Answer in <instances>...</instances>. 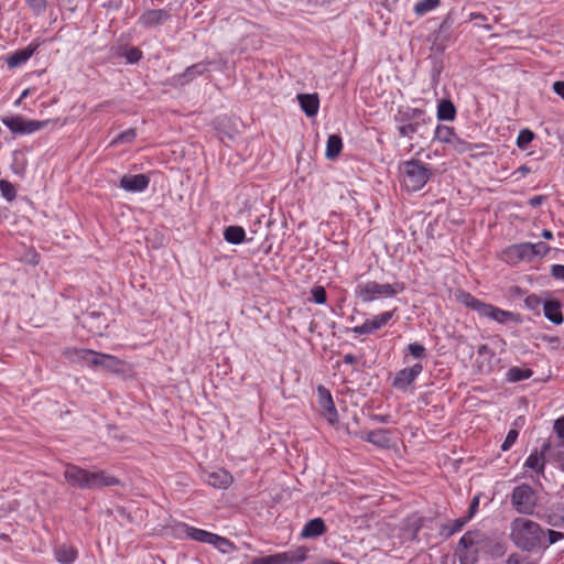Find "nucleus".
I'll use <instances>...</instances> for the list:
<instances>
[{
	"label": "nucleus",
	"mask_w": 564,
	"mask_h": 564,
	"mask_svg": "<svg viewBox=\"0 0 564 564\" xmlns=\"http://www.w3.org/2000/svg\"><path fill=\"white\" fill-rule=\"evenodd\" d=\"M543 311L545 317L554 323V324H562L563 323V315L561 312V304L557 301H546L543 304Z\"/></svg>",
	"instance_id": "nucleus-23"
},
{
	"label": "nucleus",
	"mask_w": 564,
	"mask_h": 564,
	"mask_svg": "<svg viewBox=\"0 0 564 564\" xmlns=\"http://www.w3.org/2000/svg\"><path fill=\"white\" fill-rule=\"evenodd\" d=\"M149 183L150 178L144 174H128L121 177L120 187L130 193H142Z\"/></svg>",
	"instance_id": "nucleus-14"
},
{
	"label": "nucleus",
	"mask_w": 564,
	"mask_h": 564,
	"mask_svg": "<svg viewBox=\"0 0 564 564\" xmlns=\"http://www.w3.org/2000/svg\"><path fill=\"white\" fill-rule=\"evenodd\" d=\"M301 109L307 117H314L318 112L319 99L316 94H300L297 95Z\"/></svg>",
	"instance_id": "nucleus-20"
},
{
	"label": "nucleus",
	"mask_w": 564,
	"mask_h": 564,
	"mask_svg": "<svg viewBox=\"0 0 564 564\" xmlns=\"http://www.w3.org/2000/svg\"><path fill=\"white\" fill-rule=\"evenodd\" d=\"M487 544L486 536L479 531H468L459 540L458 553L463 564H474L477 554Z\"/></svg>",
	"instance_id": "nucleus-5"
},
{
	"label": "nucleus",
	"mask_w": 564,
	"mask_h": 564,
	"mask_svg": "<svg viewBox=\"0 0 564 564\" xmlns=\"http://www.w3.org/2000/svg\"><path fill=\"white\" fill-rule=\"evenodd\" d=\"M29 94H30V89L29 88L24 89L21 93L20 98L15 101V104L19 105L22 99H24V98H26L29 96Z\"/></svg>",
	"instance_id": "nucleus-59"
},
{
	"label": "nucleus",
	"mask_w": 564,
	"mask_h": 564,
	"mask_svg": "<svg viewBox=\"0 0 564 564\" xmlns=\"http://www.w3.org/2000/svg\"><path fill=\"white\" fill-rule=\"evenodd\" d=\"M441 3V0H420L414 7L413 11L416 15H424L433 10H435Z\"/></svg>",
	"instance_id": "nucleus-35"
},
{
	"label": "nucleus",
	"mask_w": 564,
	"mask_h": 564,
	"mask_svg": "<svg viewBox=\"0 0 564 564\" xmlns=\"http://www.w3.org/2000/svg\"><path fill=\"white\" fill-rule=\"evenodd\" d=\"M78 357L85 361L90 362L93 366L104 367L117 373H123L131 370V366L128 362L111 355L83 349L78 350Z\"/></svg>",
	"instance_id": "nucleus-6"
},
{
	"label": "nucleus",
	"mask_w": 564,
	"mask_h": 564,
	"mask_svg": "<svg viewBox=\"0 0 564 564\" xmlns=\"http://www.w3.org/2000/svg\"><path fill=\"white\" fill-rule=\"evenodd\" d=\"M343 149L341 138L337 134H332L327 139L325 156L328 160L336 159Z\"/></svg>",
	"instance_id": "nucleus-26"
},
{
	"label": "nucleus",
	"mask_w": 564,
	"mask_h": 564,
	"mask_svg": "<svg viewBox=\"0 0 564 564\" xmlns=\"http://www.w3.org/2000/svg\"><path fill=\"white\" fill-rule=\"evenodd\" d=\"M482 308L484 310H482L480 316L491 318L500 324L520 321V318L517 314L509 312V311H503V310L496 307L488 303H486L485 307H482Z\"/></svg>",
	"instance_id": "nucleus-15"
},
{
	"label": "nucleus",
	"mask_w": 564,
	"mask_h": 564,
	"mask_svg": "<svg viewBox=\"0 0 564 564\" xmlns=\"http://www.w3.org/2000/svg\"><path fill=\"white\" fill-rule=\"evenodd\" d=\"M545 199V196L539 195L529 199V205L532 207L540 206Z\"/></svg>",
	"instance_id": "nucleus-56"
},
{
	"label": "nucleus",
	"mask_w": 564,
	"mask_h": 564,
	"mask_svg": "<svg viewBox=\"0 0 564 564\" xmlns=\"http://www.w3.org/2000/svg\"><path fill=\"white\" fill-rule=\"evenodd\" d=\"M457 300L463 303L465 306L470 307L471 310L476 311L479 315L482 312V307H485L486 303L477 300L471 294L466 292H459L457 294Z\"/></svg>",
	"instance_id": "nucleus-28"
},
{
	"label": "nucleus",
	"mask_w": 564,
	"mask_h": 564,
	"mask_svg": "<svg viewBox=\"0 0 564 564\" xmlns=\"http://www.w3.org/2000/svg\"><path fill=\"white\" fill-rule=\"evenodd\" d=\"M455 134L456 133L453 128L438 124L434 131V140L444 144H449Z\"/></svg>",
	"instance_id": "nucleus-32"
},
{
	"label": "nucleus",
	"mask_w": 564,
	"mask_h": 564,
	"mask_svg": "<svg viewBox=\"0 0 564 564\" xmlns=\"http://www.w3.org/2000/svg\"><path fill=\"white\" fill-rule=\"evenodd\" d=\"M478 354L479 355H485V354L492 355V351H491V349L487 345H481L478 348Z\"/></svg>",
	"instance_id": "nucleus-58"
},
{
	"label": "nucleus",
	"mask_w": 564,
	"mask_h": 564,
	"mask_svg": "<svg viewBox=\"0 0 564 564\" xmlns=\"http://www.w3.org/2000/svg\"><path fill=\"white\" fill-rule=\"evenodd\" d=\"M317 392L322 415L327 420L329 424H336L338 421V414L333 402L330 392L322 386L317 388Z\"/></svg>",
	"instance_id": "nucleus-11"
},
{
	"label": "nucleus",
	"mask_w": 564,
	"mask_h": 564,
	"mask_svg": "<svg viewBox=\"0 0 564 564\" xmlns=\"http://www.w3.org/2000/svg\"><path fill=\"white\" fill-rule=\"evenodd\" d=\"M210 62H199L187 67L182 74L175 75L173 82L176 85H186L193 82L198 76L204 75L209 70Z\"/></svg>",
	"instance_id": "nucleus-13"
},
{
	"label": "nucleus",
	"mask_w": 564,
	"mask_h": 564,
	"mask_svg": "<svg viewBox=\"0 0 564 564\" xmlns=\"http://www.w3.org/2000/svg\"><path fill=\"white\" fill-rule=\"evenodd\" d=\"M344 360L345 362L351 364L355 360V358L351 355H346Z\"/></svg>",
	"instance_id": "nucleus-61"
},
{
	"label": "nucleus",
	"mask_w": 564,
	"mask_h": 564,
	"mask_svg": "<svg viewBox=\"0 0 564 564\" xmlns=\"http://www.w3.org/2000/svg\"><path fill=\"white\" fill-rule=\"evenodd\" d=\"M501 258L508 263L516 264L527 258V252L524 249H505Z\"/></svg>",
	"instance_id": "nucleus-36"
},
{
	"label": "nucleus",
	"mask_w": 564,
	"mask_h": 564,
	"mask_svg": "<svg viewBox=\"0 0 564 564\" xmlns=\"http://www.w3.org/2000/svg\"><path fill=\"white\" fill-rule=\"evenodd\" d=\"M207 481L210 486L218 489H227L234 482L232 475L225 468H218L208 474Z\"/></svg>",
	"instance_id": "nucleus-19"
},
{
	"label": "nucleus",
	"mask_w": 564,
	"mask_h": 564,
	"mask_svg": "<svg viewBox=\"0 0 564 564\" xmlns=\"http://www.w3.org/2000/svg\"><path fill=\"white\" fill-rule=\"evenodd\" d=\"M39 41H32L26 47L22 50L14 51L10 55L6 57V63L10 68L19 67L23 64H25L32 55L36 52V50L40 47Z\"/></svg>",
	"instance_id": "nucleus-12"
},
{
	"label": "nucleus",
	"mask_w": 564,
	"mask_h": 564,
	"mask_svg": "<svg viewBox=\"0 0 564 564\" xmlns=\"http://www.w3.org/2000/svg\"><path fill=\"white\" fill-rule=\"evenodd\" d=\"M478 505H479V497H474V499L470 503V507H469V514L467 516V517H469V519L476 512Z\"/></svg>",
	"instance_id": "nucleus-57"
},
{
	"label": "nucleus",
	"mask_w": 564,
	"mask_h": 564,
	"mask_svg": "<svg viewBox=\"0 0 564 564\" xmlns=\"http://www.w3.org/2000/svg\"><path fill=\"white\" fill-rule=\"evenodd\" d=\"M525 305L530 308H535L540 305V299L536 295H530L525 299Z\"/></svg>",
	"instance_id": "nucleus-53"
},
{
	"label": "nucleus",
	"mask_w": 564,
	"mask_h": 564,
	"mask_svg": "<svg viewBox=\"0 0 564 564\" xmlns=\"http://www.w3.org/2000/svg\"><path fill=\"white\" fill-rule=\"evenodd\" d=\"M427 122H402L398 123V131L401 137L411 139L415 133L419 132L422 126Z\"/></svg>",
	"instance_id": "nucleus-34"
},
{
	"label": "nucleus",
	"mask_w": 564,
	"mask_h": 564,
	"mask_svg": "<svg viewBox=\"0 0 564 564\" xmlns=\"http://www.w3.org/2000/svg\"><path fill=\"white\" fill-rule=\"evenodd\" d=\"M554 431L560 438L564 440V416L554 422Z\"/></svg>",
	"instance_id": "nucleus-51"
},
{
	"label": "nucleus",
	"mask_w": 564,
	"mask_h": 564,
	"mask_svg": "<svg viewBox=\"0 0 564 564\" xmlns=\"http://www.w3.org/2000/svg\"><path fill=\"white\" fill-rule=\"evenodd\" d=\"M24 118L21 116H8L1 119L2 123L12 132L23 134Z\"/></svg>",
	"instance_id": "nucleus-30"
},
{
	"label": "nucleus",
	"mask_w": 564,
	"mask_h": 564,
	"mask_svg": "<svg viewBox=\"0 0 564 564\" xmlns=\"http://www.w3.org/2000/svg\"><path fill=\"white\" fill-rule=\"evenodd\" d=\"M511 503L517 512L532 514L536 507V495L529 485L522 484L512 490Z\"/></svg>",
	"instance_id": "nucleus-7"
},
{
	"label": "nucleus",
	"mask_w": 564,
	"mask_h": 564,
	"mask_svg": "<svg viewBox=\"0 0 564 564\" xmlns=\"http://www.w3.org/2000/svg\"><path fill=\"white\" fill-rule=\"evenodd\" d=\"M468 520H469V517H466V518L460 519V520H456V521L454 522V527H453V529L449 531V533H451V534H453L454 532H456V531L460 530V529L465 525V523H466Z\"/></svg>",
	"instance_id": "nucleus-55"
},
{
	"label": "nucleus",
	"mask_w": 564,
	"mask_h": 564,
	"mask_svg": "<svg viewBox=\"0 0 564 564\" xmlns=\"http://www.w3.org/2000/svg\"><path fill=\"white\" fill-rule=\"evenodd\" d=\"M326 525L323 519L315 518L310 520L303 528L301 536L304 539L317 538L324 534Z\"/></svg>",
	"instance_id": "nucleus-21"
},
{
	"label": "nucleus",
	"mask_w": 564,
	"mask_h": 564,
	"mask_svg": "<svg viewBox=\"0 0 564 564\" xmlns=\"http://www.w3.org/2000/svg\"><path fill=\"white\" fill-rule=\"evenodd\" d=\"M405 290L404 283H379L368 281L358 285L356 294L362 302H373L382 299H390Z\"/></svg>",
	"instance_id": "nucleus-4"
},
{
	"label": "nucleus",
	"mask_w": 564,
	"mask_h": 564,
	"mask_svg": "<svg viewBox=\"0 0 564 564\" xmlns=\"http://www.w3.org/2000/svg\"><path fill=\"white\" fill-rule=\"evenodd\" d=\"M137 137L134 129H128L121 133H119L112 141L111 145H116L119 143H131Z\"/></svg>",
	"instance_id": "nucleus-41"
},
{
	"label": "nucleus",
	"mask_w": 564,
	"mask_h": 564,
	"mask_svg": "<svg viewBox=\"0 0 564 564\" xmlns=\"http://www.w3.org/2000/svg\"><path fill=\"white\" fill-rule=\"evenodd\" d=\"M553 91L564 100V82H555L553 84Z\"/></svg>",
	"instance_id": "nucleus-54"
},
{
	"label": "nucleus",
	"mask_w": 564,
	"mask_h": 564,
	"mask_svg": "<svg viewBox=\"0 0 564 564\" xmlns=\"http://www.w3.org/2000/svg\"><path fill=\"white\" fill-rule=\"evenodd\" d=\"M402 186L408 192L422 189L432 176V169L429 164L419 160H408L400 165Z\"/></svg>",
	"instance_id": "nucleus-3"
},
{
	"label": "nucleus",
	"mask_w": 564,
	"mask_h": 564,
	"mask_svg": "<svg viewBox=\"0 0 564 564\" xmlns=\"http://www.w3.org/2000/svg\"><path fill=\"white\" fill-rule=\"evenodd\" d=\"M210 545L224 554L234 552L236 550V545L230 540L218 534H214Z\"/></svg>",
	"instance_id": "nucleus-33"
},
{
	"label": "nucleus",
	"mask_w": 564,
	"mask_h": 564,
	"mask_svg": "<svg viewBox=\"0 0 564 564\" xmlns=\"http://www.w3.org/2000/svg\"><path fill=\"white\" fill-rule=\"evenodd\" d=\"M398 123L402 122H430L431 119L426 116L425 111L419 108L406 107L403 110H399L395 116Z\"/></svg>",
	"instance_id": "nucleus-18"
},
{
	"label": "nucleus",
	"mask_w": 564,
	"mask_h": 564,
	"mask_svg": "<svg viewBox=\"0 0 564 564\" xmlns=\"http://www.w3.org/2000/svg\"><path fill=\"white\" fill-rule=\"evenodd\" d=\"M532 373L533 372L530 369H521L518 367H513L509 369L507 377L509 381L517 382L530 378Z\"/></svg>",
	"instance_id": "nucleus-38"
},
{
	"label": "nucleus",
	"mask_w": 564,
	"mask_h": 564,
	"mask_svg": "<svg viewBox=\"0 0 564 564\" xmlns=\"http://www.w3.org/2000/svg\"><path fill=\"white\" fill-rule=\"evenodd\" d=\"M547 545H552L556 543L557 541L562 540L564 534L562 532L555 531V530H547Z\"/></svg>",
	"instance_id": "nucleus-50"
},
{
	"label": "nucleus",
	"mask_w": 564,
	"mask_h": 564,
	"mask_svg": "<svg viewBox=\"0 0 564 564\" xmlns=\"http://www.w3.org/2000/svg\"><path fill=\"white\" fill-rule=\"evenodd\" d=\"M170 19L167 11L162 9L149 10L139 18V24L145 28H154Z\"/></svg>",
	"instance_id": "nucleus-17"
},
{
	"label": "nucleus",
	"mask_w": 564,
	"mask_h": 564,
	"mask_svg": "<svg viewBox=\"0 0 564 564\" xmlns=\"http://www.w3.org/2000/svg\"><path fill=\"white\" fill-rule=\"evenodd\" d=\"M456 109L451 100L443 99L437 105V119L441 121H452L455 119Z\"/></svg>",
	"instance_id": "nucleus-24"
},
{
	"label": "nucleus",
	"mask_w": 564,
	"mask_h": 564,
	"mask_svg": "<svg viewBox=\"0 0 564 564\" xmlns=\"http://www.w3.org/2000/svg\"><path fill=\"white\" fill-rule=\"evenodd\" d=\"M215 533L193 527H185V535L194 541L210 544Z\"/></svg>",
	"instance_id": "nucleus-25"
},
{
	"label": "nucleus",
	"mask_w": 564,
	"mask_h": 564,
	"mask_svg": "<svg viewBox=\"0 0 564 564\" xmlns=\"http://www.w3.org/2000/svg\"><path fill=\"white\" fill-rule=\"evenodd\" d=\"M0 192L1 195L8 200L11 202L15 198L17 191L12 183L1 180L0 181Z\"/></svg>",
	"instance_id": "nucleus-39"
},
{
	"label": "nucleus",
	"mask_w": 564,
	"mask_h": 564,
	"mask_svg": "<svg viewBox=\"0 0 564 564\" xmlns=\"http://www.w3.org/2000/svg\"><path fill=\"white\" fill-rule=\"evenodd\" d=\"M518 172H519V173H521V174H525V173H528V172H529V167H528V166H525V165L520 166V167L518 169Z\"/></svg>",
	"instance_id": "nucleus-60"
},
{
	"label": "nucleus",
	"mask_w": 564,
	"mask_h": 564,
	"mask_svg": "<svg viewBox=\"0 0 564 564\" xmlns=\"http://www.w3.org/2000/svg\"><path fill=\"white\" fill-rule=\"evenodd\" d=\"M422 370L421 364H414L411 367L399 370L393 378L392 386L398 390L406 391L421 375Z\"/></svg>",
	"instance_id": "nucleus-10"
},
{
	"label": "nucleus",
	"mask_w": 564,
	"mask_h": 564,
	"mask_svg": "<svg viewBox=\"0 0 564 564\" xmlns=\"http://www.w3.org/2000/svg\"><path fill=\"white\" fill-rule=\"evenodd\" d=\"M510 540L523 551H533L543 546L545 531L528 518H516L510 524Z\"/></svg>",
	"instance_id": "nucleus-1"
},
{
	"label": "nucleus",
	"mask_w": 564,
	"mask_h": 564,
	"mask_svg": "<svg viewBox=\"0 0 564 564\" xmlns=\"http://www.w3.org/2000/svg\"><path fill=\"white\" fill-rule=\"evenodd\" d=\"M47 126V121L40 120H24L23 134H30L36 132Z\"/></svg>",
	"instance_id": "nucleus-42"
},
{
	"label": "nucleus",
	"mask_w": 564,
	"mask_h": 564,
	"mask_svg": "<svg viewBox=\"0 0 564 564\" xmlns=\"http://www.w3.org/2000/svg\"><path fill=\"white\" fill-rule=\"evenodd\" d=\"M408 351L413 358L422 359L425 357V348L423 345L413 343L408 346Z\"/></svg>",
	"instance_id": "nucleus-44"
},
{
	"label": "nucleus",
	"mask_w": 564,
	"mask_h": 564,
	"mask_svg": "<svg viewBox=\"0 0 564 564\" xmlns=\"http://www.w3.org/2000/svg\"><path fill=\"white\" fill-rule=\"evenodd\" d=\"M517 438L518 432L516 430H510L501 445V449L503 452L508 451L516 443Z\"/></svg>",
	"instance_id": "nucleus-48"
},
{
	"label": "nucleus",
	"mask_w": 564,
	"mask_h": 564,
	"mask_svg": "<svg viewBox=\"0 0 564 564\" xmlns=\"http://www.w3.org/2000/svg\"><path fill=\"white\" fill-rule=\"evenodd\" d=\"M550 447V443H544L540 452H532L525 459L524 467L535 471L536 474H543L546 463L545 453Z\"/></svg>",
	"instance_id": "nucleus-16"
},
{
	"label": "nucleus",
	"mask_w": 564,
	"mask_h": 564,
	"mask_svg": "<svg viewBox=\"0 0 564 564\" xmlns=\"http://www.w3.org/2000/svg\"><path fill=\"white\" fill-rule=\"evenodd\" d=\"M28 4L36 15L42 14L47 6L46 0H28Z\"/></svg>",
	"instance_id": "nucleus-46"
},
{
	"label": "nucleus",
	"mask_w": 564,
	"mask_h": 564,
	"mask_svg": "<svg viewBox=\"0 0 564 564\" xmlns=\"http://www.w3.org/2000/svg\"><path fill=\"white\" fill-rule=\"evenodd\" d=\"M245 236V229L240 226H229L224 231L226 241L231 245H239L243 242Z\"/></svg>",
	"instance_id": "nucleus-27"
},
{
	"label": "nucleus",
	"mask_w": 564,
	"mask_h": 564,
	"mask_svg": "<svg viewBox=\"0 0 564 564\" xmlns=\"http://www.w3.org/2000/svg\"><path fill=\"white\" fill-rule=\"evenodd\" d=\"M362 438L382 448L389 447L391 443L390 433L383 429L368 432Z\"/></svg>",
	"instance_id": "nucleus-22"
},
{
	"label": "nucleus",
	"mask_w": 564,
	"mask_h": 564,
	"mask_svg": "<svg viewBox=\"0 0 564 564\" xmlns=\"http://www.w3.org/2000/svg\"><path fill=\"white\" fill-rule=\"evenodd\" d=\"M507 564H533L528 557L512 554L508 557Z\"/></svg>",
	"instance_id": "nucleus-49"
},
{
	"label": "nucleus",
	"mask_w": 564,
	"mask_h": 564,
	"mask_svg": "<svg viewBox=\"0 0 564 564\" xmlns=\"http://www.w3.org/2000/svg\"><path fill=\"white\" fill-rule=\"evenodd\" d=\"M552 275L555 279L563 280L564 281V265L561 264H554L552 267Z\"/></svg>",
	"instance_id": "nucleus-52"
},
{
	"label": "nucleus",
	"mask_w": 564,
	"mask_h": 564,
	"mask_svg": "<svg viewBox=\"0 0 564 564\" xmlns=\"http://www.w3.org/2000/svg\"><path fill=\"white\" fill-rule=\"evenodd\" d=\"M304 551L283 552L263 557H257L250 564H299L305 560Z\"/></svg>",
	"instance_id": "nucleus-9"
},
{
	"label": "nucleus",
	"mask_w": 564,
	"mask_h": 564,
	"mask_svg": "<svg viewBox=\"0 0 564 564\" xmlns=\"http://www.w3.org/2000/svg\"><path fill=\"white\" fill-rule=\"evenodd\" d=\"M518 247H530V248H533V247H538V246L535 243L525 242V243L519 245Z\"/></svg>",
	"instance_id": "nucleus-63"
},
{
	"label": "nucleus",
	"mask_w": 564,
	"mask_h": 564,
	"mask_svg": "<svg viewBox=\"0 0 564 564\" xmlns=\"http://www.w3.org/2000/svg\"><path fill=\"white\" fill-rule=\"evenodd\" d=\"M64 477L72 487L79 489H95L119 484L118 478L105 471L91 473L72 464L66 465Z\"/></svg>",
	"instance_id": "nucleus-2"
},
{
	"label": "nucleus",
	"mask_w": 564,
	"mask_h": 564,
	"mask_svg": "<svg viewBox=\"0 0 564 564\" xmlns=\"http://www.w3.org/2000/svg\"><path fill=\"white\" fill-rule=\"evenodd\" d=\"M534 134L529 129H522L517 137V145L524 150L532 142Z\"/></svg>",
	"instance_id": "nucleus-40"
},
{
	"label": "nucleus",
	"mask_w": 564,
	"mask_h": 564,
	"mask_svg": "<svg viewBox=\"0 0 564 564\" xmlns=\"http://www.w3.org/2000/svg\"><path fill=\"white\" fill-rule=\"evenodd\" d=\"M552 232L550 230H543V237L547 238V239H551L552 238Z\"/></svg>",
	"instance_id": "nucleus-62"
},
{
	"label": "nucleus",
	"mask_w": 564,
	"mask_h": 564,
	"mask_svg": "<svg viewBox=\"0 0 564 564\" xmlns=\"http://www.w3.org/2000/svg\"><path fill=\"white\" fill-rule=\"evenodd\" d=\"M395 311L397 308H393L392 311H387L372 316L371 318L367 319L364 324L355 326L352 328V333L358 335H369L381 329L382 327L388 325V323L392 319Z\"/></svg>",
	"instance_id": "nucleus-8"
},
{
	"label": "nucleus",
	"mask_w": 564,
	"mask_h": 564,
	"mask_svg": "<svg viewBox=\"0 0 564 564\" xmlns=\"http://www.w3.org/2000/svg\"><path fill=\"white\" fill-rule=\"evenodd\" d=\"M123 55L127 58L128 63L134 64L141 59L142 52L138 47H129L126 50Z\"/></svg>",
	"instance_id": "nucleus-43"
},
{
	"label": "nucleus",
	"mask_w": 564,
	"mask_h": 564,
	"mask_svg": "<svg viewBox=\"0 0 564 564\" xmlns=\"http://www.w3.org/2000/svg\"><path fill=\"white\" fill-rule=\"evenodd\" d=\"M448 145L457 153H466L473 151L474 149H480L484 147L482 144H471L459 138L457 134L453 137Z\"/></svg>",
	"instance_id": "nucleus-29"
},
{
	"label": "nucleus",
	"mask_w": 564,
	"mask_h": 564,
	"mask_svg": "<svg viewBox=\"0 0 564 564\" xmlns=\"http://www.w3.org/2000/svg\"><path fill=\"white\" fill-rule=\"evenodd\" d=\"M102 315L99 313H93L89 315V317L85 321V326L88 328L89 332L96 334V335H102L105 329L107 328V325L105 322L97 323V319L101 318ZM104 321H106L104 318Z\"/></svg>",
	"instance_id": "nucleus-31"
},
{
	"label": "nucleus",
	"mask_w": 564,
	"mask_h": 564,
	"mask_svg": "<svg viewBox=\"0 0 564 564\" xmlns=\"http://www.w3.org/2000/svg\"><path fill=\"white\" fill-rule=\"evenodd\" d=\"M312 296L315 303H326V291L323 286H315L312 289Z\"/></svg>",
	"instance_id": "nucleus-47"
},
{
	"label": "nucleus",
	"mask_w": 564,
	"mask_h": 564,
	"mask_svg": "<svg viewBox=\"0 0 564 564\" xmlns=\"http://www.w3.org/2000/svg\"><path fill=\"white\" fill-rule=\"evenodd\" d=\"M547 522L553 527H564V509L561 511L552 512L549 516Z\"/></svg>",
	"instance_id": "nucleus-45"
},
{
	"label": "nucleus",
	"mask_w": 564,
	"mask_h": 564,
	"mask_svg": "<svg viewBox=\"0 0 564 564\" xmlns=\"http://www.w3.org/2000/svg\"><path fill=\"white\" fill-rule=\"evenodd\" d=\"M56 558L62 564H70L77 558V551L70 546H62L56 552Z\"/></svg>",
	"instance_id": "nucleus-37"
}]
</instances>
